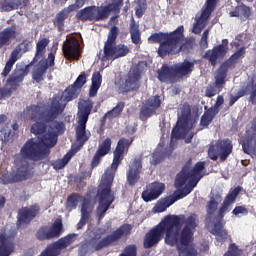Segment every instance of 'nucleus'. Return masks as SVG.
I'll list each match as a JSON object with an SVG mask.
<instances>
[{
	"label": "nucleus",
	"mask_w": 256,
	"mask_h": 256,
	"mask_svg": "<svg viewBox=\"0 0 256 256\" xmlns=\"http://www.w3.org/2000/svg\"><path fill=\"white\" fill-rule=\"evenodd\" d=\"M78 126L76 128V143L72 145V151L77 153L75 147H83L84 143L89 140L90 134L85 131V125L89 119V114L93 109L91 100H81L78 105Z\"/></svg>",
	"instance_id": "6e6552de"
},
{
	"label": "nucleus",
	"mask_w": 256,
	"mask_h": 256,
	"mask_svg": "<svg viewBox=\"0 0 256 256\" xmlns=\"http://www.w3.org/2000/svg\"><path fill=\"white\" fill-rule=\"evenodd\" d=\"M243 53H244V49L240 48L234 55L231 56L230 61L232 63H235L237 59H239L240 57H243Z\"/></svg>",
	"instance_id": "680f3d73"
},
{
	"label": "nucleus",
	"mask_w": 256,
	"mask_h": 256,
	"mask_svg": "<svg viewBox=\"0 0 256 256\" xmlns=\"http://www.w3.org/2000/svg\"><path fill=\"white\" fill-rule=\"evenodd\" d=\"M87 83V76L81 74L64 92L60 101L54 99L49 109L44 111L41 106H30L25 111L28 119L35 121L31 126V133L37 135V138L31 139L25 143L21 149V155L24 159L32 161H41L49 154V148L57 144V135L65 131V124L56 121L57 115L65 109V103L73 101L79 95V89Z\"/></svg>",
	"instance_id": "f257e3e1"
},
{
	"label": "nucleus",
	"mask_w": 256,
	"mask_h": 256,
	"mask_svg": "<svg viewBox=\"0 0 256 256\" xmlns=\"http://www.w3.org/2000/svg\"><path fill=\"white\" fill-rule=\"evenodd\" d=\"M199 225L197 215L166 216L156 227L146 233L144 247L151 249L157 245L165 235V243L170 247H177L179 256H197V250L193 245V235Z\"/></svg>",
	"instance_id": "f03ea898"
},
{
	"label": "nucleus",
	"mask_w": 256,
	"mask_h": 256,
	"mask_svg": "<svg viewBox=\"0 0 256 256\" xmlns=\"http://www.w3.org/2000/svg\"><path fill=\"white\" fill-rule=\"evenodd\" d=\"M124 107V103H119L114 109L105 114V118L113 119V117H118V115H121V111H123Z\"/></svg>",
	"instance_id": "49530a36"
},
{
	"label": "nucleus",
	"mask_w": 256,
	"mask_h": 256,
	"mask_svg": "<svg viewBox=\"0 0 256 256\" xmlns=\"http://www.w3.org/2000/svg\"><path fill=\"white\" fill-rule=\"evenodd\" d=\"M230 13H239V11L237 10V7H236L235 10L231 11Z\"/></svg>",
	"instance_id": "69168bd1"
},
{
	"label": "nucleus",
	"mask_w": 256,
	"mask_h": 256,
	"mask_svg": "<svg viewBox=\"0 0 256 256\" xmlns=\"http://www.w3.org/2000/svg\"><path fill=\"white\" fill-rule=\"evenodd\" d=\"M37 213H39V206L37 205L30 208H22L18 212V225L21 226L23 223H29Z\"/></svg>",
	"instance_id": "4be33fe9"
},
{
	"label": "nucleus",
	"mask_w": 256,
	"mask_h": 256,
	"mask_svg": "<svg viewBox=\"0 0 256 256\" xmlns=\"http://www.w3.org/2000/svg\"><path fill=\"white\" fill-rule=\"evenodd\" d=\"M83 201V199L78 196V195H72V196H69L68 197V200H67V209L69 211L75 209L77 207V205L79 204V202Z\"/></svg>",
	"instance_id": "c03bdc74"
},
{
	"label": "nucleus",
	"mask_w": 256,
	"mask_h": 256,
	"mask_svg": "<svg viewBox=\"0 0 256 256\" xmlns=\"http://www.w3.org/2000/svg\"><path fill=\"white\" fill-rule=\"evenodd\" d=\"M173 203H175L173 198H162L156 202L152 211L153 213H165V211H167V209H169Z\"/></svg>",
	"instance_id": "cd10ccee"
},
{
	"label": "nucleus",
	"mask_w": 256,
	"mask_h": 256,
	"mask_svg": "<svg viewBox=\"0 0 256 256\" xmlns=\"http://www.w3.org/2000/svg\"><path fill=\"white\" fill-rule=\"evenodd\" d=\"M102 77L99 72H95L92 76V85L90 87V97H95L97 95V91L101 87Z\"/></svg>",
	"instance_id": "473e14b6"
},
{
	"label": "nucleus",
	"mask_w": 256,
	"mask_h": 256,
	"mask_svg": "<svg viewBox=\"0 0 256 256\" xmlns=\"http://www.w3.org/2000/svg\"><path fill=\"white\" fill-rule=\"evenodd\" d=\"M137 4L136 15L137 17H143V13H145V0H138Z\"/></svg>",
	"instance_id": "864d4df0"
},
{
	"label": "nucleus",
	"mask_w": 256,
	"mask_h": 256,
	"mask_svg": "<svg viewBox=\"0 0 256 256\" xmlns=\"http://www.w3.org/2000/svg\"><path fill=\"white\" fill-rule=\"evenodd\" d=\"M141 161L135 160L130 166L127 172V181L129 185H135L139 179H141Z\"/></svg>",
	"instance_id": "412c9836"
},
{
	"label": "nucleus",
	"mask_w": 256,
	"mask_h": 256,
	"mask_svg": "<svg viewBox=\"0 0 256 256\" xmlns=\"http://www.w3.org/2000/svg\"><path fill=\"white\" fill-rule=\"evenodd\" d=\"M161 159H163V154L159 150H156L152 155L150 163L151 165H158V163H161Z\"/></svg>",
	"instance_id": "3c124183"
},
{
	"label": "nucleus",
	"mask_w": 256,
	"mask_h": 256,
	"mask_svg": "<svg viewBox=\"0 0 256 256\" xmlns=\"http://www.w3.org/2000/svg\"><path fill=\"white\" fill-rule=\"evenodd\" d=\"M14 247L11 237L4 232L0 233V256H9L13 253Z\"/></svg>",
	"instance_id": "b1692460"
},
{
	"label": "nucleus",
	"mask_w": 256,
	"mask_h": 256,
	"mask_svg": "<svg viewBox=\"0 0 256 256\" xmlns=\"http://www.w3.org/2000/svg\"><path fill=\"white\" fill-rule=\"evenodd\" d=\"M117 33L119 30L117 27H112L108 34V39L104 46V50L100 53L99 57L102 61H115L121 57H125L129 53V47L124 44H119L115 46V41L117 40Z\"/></svg>",
	"instance_id": "1a4fd4ad"
},
{
	"label": "nucleus",
	"mask_w": 256,
	"mask_h": 256,
	"mask_svg": "<svg viewBox=\"0 0 256 256\" xmlns=\"http://www.w3.org/2000/svg\"><path fill=\"white\" fill-rule=\"evenodd\" d=\"M82 217L77 225L78 229H82L83 225L87 223V219H89V214L91 211H93V204H91V201L85 200L82 205Z\"/></svg>",
	"instance_id": "c756f323"
},
{
	"label": "nucleus",
	"mask_w": 256,
	"mask_h": 256,
	"mask_svg": "<svg viewBox=\"0 0 256 256\" xmlns=\"http://www.w3.org/2000/svg\"><path fill=\"white\" fill-rule=\"evenodd\" d=\"M218 0H206L202 8V12L196 15L195 23L193 26V33L199 35L203 29L207 26V22L209 21V17H211V13H213V9H215V5H217Z\"/></svg>",
	"instance_id": "9b49d317"
},
{
	"label": "nucleus",
	"mask_w": 256,
	"mask_h": 256,
	"mask_svg": "<svg viewBox=\"0 0 256 256\" xmlns=\"http://www.w3.org/2000/svg\"><path fill=\"white\" fill-rule=\"evenodd\" d=\"M223 103H225V99L223 98V96L220 95L217 97L214 107L210 108V110H212L214 112V114L217 115V113H219V107H221V105H223Z\"/></svg>",
	"instance_id": "5fc2aeb1"
},
{
	"label": "nucleus",
	"mask_w": 256,
	"mask_h": 256,
	"mask_svg": "<svg viewBox=\"0 0 256 256\" xmlns=\"http://www.w3.org/2000/svg\"><path fill=\"white\" fill-rule=\"evenodd\" d=\"M120 256H137V248L133 245L127 246Z\"/></svg>",
	"instance_id": "603ef678"
},
{
	"label": "nucleus",
	"mask_w": 256,
	"mask_h": 256,
	"mask_svg": "<svg viewBox=\"0 0 256 256\" xmlns=\"http://www.w3.org/2000/svg\"><path fill=\"white\" fill-rule=\"evenodd\" d=\"M25 179H27V176L23 171H18V173L15 176H12L11 174H0V183H2V185H9V183H17V181H23Z\"/></svg>",
	"instance_id": "a878e982"
},
{
	"label": "nucleus",
	"mask_w": 256,
	"mask_h": 256,
	"mask_svg": "<svg viewBox=\"0 0 256 256\" xmlns=\"http://www.w3.org/2000/svg\"><path fill=\"white\" fill-rule=\"evenodd\" d=\"M241 255V250L235 244H231L228 248V251L224 254V256H239Z\"/></svg>",
	"instance_id": "8fccbe9b"
},
{
	"label": "nucleus",
	"mask_w": 256,
	"mask_h": 256,
	"mask_svg": "<svg viewBox=\"0 0 256 256\" xmlns=\"http://www.w3.org/2000/svg\"><path fill=\"white\" fill-rule=\"evenodd\" d=\"M19 7V0H5L2 3V9L4 11H13V9H17Z\"/></svg>",
	"instance_id": "de8ad7c7"
},
{
	"label": "nucleus",
	"mask_w": 256,
	"mask_h": 256,
	"mask_svg": "<svg viewBox=\"0 0 256 256\" xmlns=\"http://www.w3.org/2000/svg\"><path fill=\"white\" fill-rule=\"evenodd\" d=\"M131 225L125 224L118 228L113 234L103 238L99 239L97 237L92 238L87 242V244H84L81 246L79 250V255L85 256L89 251H99V249H103V247H107L108 245H113L115 241L121 239L124 235H129L131 233Z\"/></svg>",
	"instance_id": "0eeeda50"
},
{
	"label": "nucleus",
	"mask_w": 256,
	"mask_h": 256,
	"mask_svg": "<svg viewBox=\"0 0 256 256\" xmlns=\"http://www.w3.org/2000/svg\"><path fill=\"white\" fill-rule=\"evenodd\" d=\"M11 127L13 128V131H17V129H19V125L17 124H8L6 128H4L0 132V137L2 141H11V139H13V135L15 132L11 131Z\"/></svg>",
	"instance_id": "72a5a7b5"
},
{
	"label": "nucleus",
	"mask_w": 256,
	"mask_h": 256,
	"mask_svg": "<svg viewBox=\"0 0 256 256\" xmlns=\"http://www.w3.org/2000/svg\"><path fill=\"white\" fill-rule=\"evenodd\" d=\"M227 69H229V63H224L216 71L215 74V86H208L206 88L205 95L206 97H213L221 91L223 85H225V77L227 75Z\"/></svg>",
	"instance_id": "4468645a"
},
{
	"label": "nucleus",
	"mask_w": 256,
	"mask_h": 256,
	"mask_svg": "<svg viewBox=\"0 0 256 256\" xmlns=\"http://www.w3.org/2000/svg\"><path fill=\"white\" fill-rule=\"evenodd\" d=\"M209 37V30H206L203 32L202 34V38L200 41V46L202 47V49H207L208 47V43H207V39Z\"/></svg>",
	"instance_id": "13d9d810"
},
{
	"label": "nucleus",
	"mask_w": 256,
	"mask_h": 256,
	"mask_svg": "<svg viewBox=\"0 0 256 256\" xmlns=\"http://www.w3.org/2000/svg\"><path fill=\"white\" fill-rule=\"evenodd\" d=\"M183 26H179L172 33H156L152 34L148 39L152 43H160L158 54L165 57L169 53H179L183 49Z\"/></svg>",
	"instance_id": "39448f33"
},
{
	"label": "nucleus",
	"mask_w": 256,
	"mask_h": 256,
	"mask_svg": "<svg viewBox=\"0 0 256 256\" xmlns=\"http://www.w3.org/2000/svg\"><path fill=\"white\" fill-rule=\"evenodd\" d=\"M174 73L180 77L183 75H188L193 71V62L184 61L182 63L173 66Z\"/></svg>",
	"instance_id": "7c9ffc66"
},
{
	"label": "nucleus",
	"mask_w": 256,
	"mask_h": 256,
	"mask_svg": "<svg viewBox=\"0 0 256 256\" xmlns=\"http://www.w3.org/2000/svg\"><path fill=\"white\" fill-rule=\"evenodd\" d=\"M238 13H230V17H240L241 19H247L251 15V10L245 5L237 6Z\"/></svg>",
	"instance_id": "4c0bfd02"
},
{
	"label": "nucleus",
	"mask_w": 256,
	"mask_h": 256,
	"mask_svg": "<svg viewBox=\"0 0 256 256\" xmlns=\"http://www.w3.org/2000/svg\"><path fill=\"white\" fill-rule=\"evenodd\" d=\"M130 33L132 42L136 45L139 44V41H141V32L139 31V25L132 23L130 25Z\"/></svg>",
	"instance_id": "ea45409f"
},
{
	"label": "nucleus",
	"mask_w": 256,
	"mask_h": 256,
	"mask_svg": "<svg viewBox=\"0 0 256 256\" xmlns=\"http://www.w3.org/2000/svg\"><path fill=\"white\" fill-rule=\"evenodd\" d=\"M233 45H237V41H234V42H233Z\"/></svg>",
	"instance_id": "774afa93"
},
{
	"label": "nucleus",
	"mask_w": 256,
	"mask_h": 256,
	"mask_svg": "<svg viewBox=\"0 0 256 256\" xmlns=\"http://www.w3.org/2000/svg\"><path fill=\"white\" fill-rule=\"evenodd\" d=\"M85 1L87 0H76L75 4L68 6L60 14H58V19H63V17L68 15V13H71V11H77V9H80V7L85 5Z\"/></svg>",
	"instance_id": "f704fd0d"
},
{
	"label": "nucleus",
	"mask_w": 256,
	"mask_h": 256,
	"mask_svg": "<svg viewBox=\"0 0 256 256\" xmlns=\"http://www.w3.org/2000/svg\"><path fill=\"white\" fill-rule=\"evenodd\" d=\"M247 91H249V90L245 91V88L240 90V91H238L236 96H232L231 97L230 105H235V103L239 100L240 97H243V96L247 95Z\"/></svg>",
	"instance_id": "4d7b16f0"
},
{
	"label": "nucleus",
	"mask_w": 256,
	"mask_h": 256,
	"mask_svg": "<svg viewBox=\"0 0 256 256\" xmlns=\"http://www.w3.org/2000/svg\"><path fill=\"white\" fill-rule=\"evenodd\" d=\"M73 155H75V152L73 150H71L63 157V159L55 161L52 164L54 169H56V170L63 169V167H65V165H67L69 163V161H71V157H73Z\"/></svg>",
	"instance_id": "e433bc0d"
},
{
	"label": "nucleus",
	"mask_w": 256,
	"mask_h": 256,
	"mask_svg": "<svg viewBox=\"0 0 256 256\" xmlns=\"http://www.w3.org/2000/svg\"><path fill=\"white\" fill-rule=\"evenodd\" d=\"M247 213H248L247 208L243 206H237L233 210V215H235V217H243V215H247Z\"/></svg>",
	"instance_id": "6e6d98bb"
},
{
	"label": "nucleus",
	"mask_w": 256,
	"mask_h": 256,
	"mask_svg": "<svg viewBox=\"0 0 256 256\" xmlns=\"http://www.w3.org/2000/svg\"><path fill=\"white\" fill-rule=\"evenodd\" d=\"M6 117L5 115H0V123H3L5 121Z\"/></svg>",
	"instance_id": "0e129e2a"
},
{
	"label": "nucleus",
	"mask_w": 256,
	"mask_h": 256,
	"mask_svg": "<svg viewBox=\"0 0 256 256\" xmlns=\"http://www.w3.org/2000/svg\"><path fill=\"white\" fill-rule=\"evenodd\" d=\"M15 65V63H13V62H11L10 60H8V62L6 63V65H5V68H4V70H3V72H2V75L4 76V77H7V75L9 74V73H11V69H13V66Z\"/></svg>",
	"instance_id": "052dcab7"
},
{
	"label": "nucleus",
	"mask_w": 256,
	"mask_h": 256,
	"mask_svg": "<svg viewBox=\"0 0 256 256\" xmlns=\"http://www.w3.org/2000/svg\"><path fill=\"white\" fill-rule=\"evenodd\" d=\"M193 127H195V120L191 118V107L187 104L181 105L178 110L176 127L172 130V141L184 139L185 143H189L193 139Z\"/></svg>",
	"instance_id": "423d86ee"
},
{
	"label": "nucleus",
	"mask_w": 256,
	"mask_h": 256,
	"mask_svg": "<svg viewBox=\"0 0 256 256\" xmlns=\"http://www.w3.org/2000/svg\"><path fill=\"white\" fill-rule=\"evenodd\" d=\"M55 65V54L50 52L48 55V59L41 60L37 65L34 66L32 78L36 83H41L43 81V75L47 73V69L49 67H53Z\"/></svg>",
	"instance_id": "dca6fc26"
},
{
	"label": "nucleus",
	"mask_w": 256,
	"mask_h": 256,
	"mask_svg": "<svg viewBox=\"0 0 256 256\" xmlns=\"http://www.w3.org/2000/svg\"><path fill=\"white\" fill-rule=\"evenodd\" d=\"M111 151V139L107 138L100 143L98 150L92 160V167H97L101 162V157H105Z\"/></svg>",
	"instance_id": "5701e85b"
},
{
	"label": "nucleus",
	"mask_w": 256,
	"mask_h": 256,
	"mask_svg": "<svg viewBox=\"0 0 256 256\" xmlns=\"http://www.w3.org/2000/svg\"><path fill=\"white\" fill-rule=\"evenodd\" d=\"M47 45H49V39L47 38H44L37 43V52L35 56V61H39V58L45 55V49Z\"/></svg>",
	"instance_id": "58836bf2"
},
{
	"label": "nucleus",
	"mask_w": 256,
	"mask_h": 256,
	"mask_svg": "<svg viewBox=\"0 0 256 256\" xmlns=\"http://www.w3.org/2000/svg\"><path fill=\"white\" fill-rule=\"evenodd\" d=\"M20 53L21 52L17 49L12 51L11 56H10L8 61H10L12 63H17V61H19V59L21 57Z\"/></svg>",
	"instance_id": "bf43d9fd"
},
{
	"label": "nucleus",
	"mask_w": 256,
	"mask_h": 256,
	"mask_svg": "<svg viewBox=\"0 0 256 256\" xmlns=\"http://www.w3.org/2000/svg\"><path fill=\"white\" fill-rule=\"evenodd\" d=\"M165 191V184L154 182L146 187V190L142 192V199L146 203L149 201H155L159 199V196Z\"/></svg>",
	"instance_id": "a211bd4d"
},
{
	"label": "nucleus",
	"mask_w": 256,
	"mask_h": 256,
	"mask_svg": "<svg viewBox=\"0 0 256 256\" xmlns=\"http://www.w3.org/2000/svg\"><path fill=\"white\" fill-rule=\"evenodd\" d=\"M5 205V198L0 196V209Z\"/></svg>",
	"instance_id": "e2e57ef3"
},
{
	"label": "nucleus",
	"mask_w": 256,
	"mask_h": 256,
	"mask_svg": "<svg viewBox=\"0 0 256 256\" xmlns=\"http://www.w3.org/2000/svg\"><path fill=\"white\" fill-rule=\"evenodd\" d=\"M242 147L244 149V153H247L248 155H251V153H255L256 151V142L255 140H245L242 143Z\"/></svg>",
	"instance_id": "37998d69"
},
{
	"label": "nucleus",
	"mask_w": 256,
	"mask_h": 256,
	"mask_svg": "<svg viewBox=\"0 0 256 256\" xmlns=\"http://www.w3.org/2000/svg\"><path fill=\"white\" fill-rule=\"evenodd\" d=\"M159 107H161V99H159V96L149 98L141 109L140 119L145 121V119L151 117V115H155V111H157Z\"/></svg>",
	"instance_id": "6ab92c4d"
},
{
	"label": "nucleus",
	"mask_w": 256,
	"mask_h": 256,
	"mask_svg": "<svg viewBox=\"0 0 256 256\" xmlns=\"http://www.w3.org/2000/svg\"><path fill=\"white\" fill-rule=\"evenodd\" d=\"M122 5L123 0H113L112 4H109L104 8H99L97 6L84 8L77 13V17L82 21H87L89 19L101 21V19H106V17H109L110 13H117L119 9H121Z\"/></svg>",
	"instance_id": "9d476101"
},
{
	"label": "nucleus",
	"mask_w": 256,
	"mask_h": 256,
	"mask_svg": "<svg viewBox=\"0 0 256 256\" xmlns=\"http://www.w3.org/2000/svg\"><path fill=\"white\" fill-rule=\"evenodd\" d=\"M133 143V140L122 138L118 141L117 147L114 151V158L110 168H108L102 176V180L98 190L99 206L98 215H103L111 207V203L115 200L111 193V185H113V179H115V173H117V167L121 163V157L123 153L129 149Z\"/></svg>",
	"instance_id": "7ed1b4c3"
},
{
	"label": "nucleus",
	"mask_w": 256,
	"mask_h": 256,
	"mask_svg": "<svg viewBox=\"0 0 256 256\" xmlns=\"http://www.w3.org/2000/svg\"><path fill=\"white\" fill-rule=\"evenodd\" d=\"M207 249H209V246H205L203 251H207Z\"/></svg>",
	"instance_id": "338daca9"
},
{
	"label": "nucleus",
	"mask_w": 256,
	"mask_h": 256,
	"mask_svg": "<svg viewBox=\"0 0 256 256\" xmlns=\"http://www.w3.org/2000/svg\"><path fill=\"white\" fill-rule=\"evenodd\" d=\"M135 89H139V71L131 69L128 75L120 80L119 90L121 93H129Z\"/></svg>",
	"instance_id": "2eb2a0df"
},
{
	"label": "nucleus",
	"mask_w": 256,
	"mask_h": 256,
	"mask_svg": "<svg viewBox=\"0 0 256 256\" xmlns=\"http://www.w3.org/2000/svg\"><path fill=\"white\" fill-rule=\"evenodd\" d=\"M219 201H221L220 198H217V200L215 199H211L209 204L207 205V211L209 213V215L215 213V211H217V205H219Z\"/></svg>",
	"instance_id": "09e8293b"
},
{
	"label": "nucleus",
	"mask_w": 256,
	"mask_h": 256,
	"mask_svg": "<svg viewBox=\"0 0 256 256\" xmlns=\"http://www.w3.org/2000/svg\"><path fill=\"white\" fill-rule=\"evenodd\" d=\"M231 151H233L231 142L229 140H221L210 145L208 156L212 161H217L218 157L221 161H225V159L231 155Z\"/></svg>",
	"instance_id": "f8f14e48"
},
{
	"label": "nucleus",
	"mask_w": 256,
	"mask_h": 256,
	"mask_svg": "<svg viewBox=\"0 0 256 256\" xmlns=\"http://www.w3.org/2000/svg\"><path fill=\"white\" fill-rule=\"evenodd\" d=\"M28 73H29V66H26L24 69L17 68L14 71V73L11 75L10 79L8 80L6 84V89L5 90L0 89V99L1 97H10L11 92L15 91V89L19 87V83L23 81L24 77H26Z\"/></svg>",
	"instance_id": "ddd939ff"
},
{
	"label": "nucleus",
	"mask_w": 256,
	"mask_h": 256,
	"mask_svg": "<svg viewBox=\"0 0 256 256\" xmlns=\"http://www.w3.org/2000/svg\"><path fill=\"white\" fill-rule=\"evenodd\" d=\"M63 53L67 59H79L81 57V46L74 37L68 38L63 44Z\"/></svg>",
	"instance_id": "f3484780"
},
{
	"label": "nucleus",
	"mask_w": 256,
	"mask_h": 256,
	"mask_svg": "<svg viewBox=\"0 0 256 256\" xmlns=\"http://www.w3.org/2000/svg\"><path fill=\"white\" fill-rule=\"evenodd\" d=\"M215 115H217V114H215L214 111H212L211 109H209L208 111H206V112L203 114V116H202V118H201V121H200V125H201L202 127H207L208 125L211 124V122L213 121V117H215Z\"/></svg>",
	"instance_id": "a19ab883"
},
{
	"label": "nucleus",
	"mask_w": 256,
	"mask_h": 256,
	"mask_svg": "<svg viewBox=\"0 0 256 256\" xmlns=\"http://www.w3.org/2000/svg\"><path fill=\"white\" fill-rule=\"evenodd\" d=\"M228 41L223 40L221 45L214 47L212 50H208L205 54V58L209 59L212 65H216L219 57H225L227 51H229Z\"/></svg>",
	"instance_id": "aec40b11"
},
{
	"label": "nucleus",
	"mask_w": 256,
	"mask_h": 256,
	"mask_svg": "<svg viewBox=\"0 0 256 256\" xmlns=\"http://www.w3.org/2000/svg\"><path fill=\"white\" fill-rule=\"evenodd\" d=\"M240 191L241 188L237 187L227 195L222 207L220 208V215H223L224 213H227V211H229V206L235 203V199H237V195H239Z\"/></svg>",
	"instance_id": "393cba45"
},
{
	"label": "nucleus",
	"mask_w": 256,
	"mask_h": 256,
	"mask_svg": "<svg viewBox=\"0 0 256 256\" xmlns=\"http://www.w3.org/2000/svg\"><path fill=\"white\" fill-rule=\"evenodd\" d=\"M48 231L50 232V236L59 237L61 233H63V223L60 219L55 220L52 226H48Z\"/></svg>",
	"instance_id": "c9c22d12"
},
{
	"label": "nucleus",
	"mask_w": 256,
	"mask_h": 256,
	"mask_svg": "<svg viewBox=\"0 0 256 256\" xmlns=\"http://www.w3.org/2000/svg\"><path fill=\"white\" fill-rule=\"evenodd\" d=\"M208 229L210 233H212V235H215L216 240L220 243H222L223 241H227V231L223 229V223L218 222L214 224L213 227L209 226Z\"/></svg>",
	"instance_id": "bb28decb"
},
{
	"label": "nucleus",
	"mask_w": 256,
	"mask_h": 256,
	"mask_svg": "<svg viewBox=\"0 0 256 256\" xmlns=\"http://www.w3.org/2000/svg\"><path fill=\"white\" fill-rule=\"evenodd\" d=\"M205 173V162L196 163L192 170L189 169V166H185L176 176L175 187L176 189H182L181 192H175L176 199L187 197L197 187V183L201 181Z\"/></svg>",
	"instance_id": "20e7f679"
},
{
	"label": "nucleus",
	"mask_w": 256,
	"mask_h": 256,
	"mask_svg": "<svg viewBox=\"0 0 256 256\" xmlns=\"http://www.w3.org/2000/svg\"><path fill=\"white\" fill-rule=\"evenodd\" d=\"M36 237L40 241H45V239H53L52 236H51V233L49 232V226H45V227L40 228L37 231Z\"/></svg>",
	"instance_id": "a18cd8bd"
},
{
	"label": "nucleus",
	"mask_w": 256,
	"mask_h": 256,
	"mask_svg": "<svg viewBox=\"0 0 256 256\" xmlns=\"http://www.w3.org/2000/svg\"><path fill=\"white\" fill-rule=\"evenodd\" d=\"M16 33L15 27H8L0 32V47L7 45L11 39H15Z\"/></svg>",
	"instance_id": "2f4dec72"
},
{
	"label": "nucleus",
	"mask_w": 256,
	"mask_h": 256,
	"mask_svg": "<svg viewBox=\"0 0 256 256\" xmlns=\"http://www.w3.org/2000/svg\"><path fill=\"white\" fill-rule=\"evenodd\" d=\"M175 70L173 67L163 66L161 70L158 71V79L162 81V83H169V81H173V77H175Z\"/></svg>",
	"instance_id": "c85d7f7f"
},
{
	"label": "nucleus",
	"mask_w": 256,
	"mask_h": 256,
	"mask_svg": "<svg viewBox=\"0 0 256 256\" xmlns=\"http://www.w3.org/2000/svg\"><path fill=\"white\" fill-rule=\"evenodd\" d=\"M244 91H247V95H250L251 103H256V85H253V80H249L245 86Z\"/></svg>",
	"instance_id": "79ce46f5"
}]
</instances>
